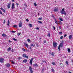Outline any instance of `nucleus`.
Listing matches in <instances>:
<instances>
[{"mask_svg": "<svg viewBox=\"0 0 73 73\" xmlns=\"http://www.w3.org/2000/svg\"><path fill=\"white\" fill-rule=\"evenodd\" d=\"M44 44H45V43H46V41L44 40Z\"/></svg>", "mask_w": 73, "mask_h": 73, "instance_id": "obj_57", "label": "nucleus"}, {"mask_svg": "<svg viewBox=\"0 0 73 73\" xmlns=\"http://www.w3.org/2000/svg\"><path fill=\"white\" fill-rule=\"evenodd\" d=\"M53 28L54 29V30H55L56 29V27L54 26H53Z\"/></svg>", "mask_w": 73, "mask_h": 73, "instance_id": "obj_48", "label": "nucleus"}, {"mask_svg": "<svg viewBox=\"0 0 73 73\" xmlns=\"http://www.w3.org/2000/svg\"><path fill=\"white\" fill-rule=\"evenodd\" d=\"M53 45L54 47H56V46L57 45V43L55 42H54L53 43Z\"/></svg>", "mask_w": 73, "mask_h": 73, "instance_id": "obj_5", "label": "nucleus"}, {"mask_svg": "<svg viewBox=\"0 0 73 73\" xmlns=\"http://www.w3.org/2000/svg\"><path fill=\"white\" fill-rule=\"evenodd\" d=\"M72 35H70L69 36V38L70 39V40H71L72 39Z\"/></svg>", "mask_w": 73, "mask_h": 73, "instance_id": "obj_23", "label": "nucleus"}, {"mask_svg": "<svg viewBox=\"0 0 73 73\" xmlns=\"http://www.w3.org/2000/svg\"><path fill=\"white\" fill-rule=\"evenodd\" d=\"M29 70L30 71V73H33V71L32 68V66H30L29 67Z\"/></svg>", "mask_w": 73, "mask_h": 73, "instance_id": "obj_3", "label": "nucleus"}, {"mask_svg": "<svg viewBox=\"0 0 73 73\" xmlns=\"http://www.w3.org/2000/svg\"><path fill=\"white\" fill-rule=\"evenodd\" d=\"M29 25L30 27H32V24H29Z\"/></svg>", "mask_w": 73, "mask_h": 73, "instance_id": "obj_35", "label": "nucleus"}, {"mask_svg": "<svg viewBox=\"0 0 73 73\" xmlns=\"http://www.w3.org/2000/svg\"><path fill=\"white\" fill-rule=\"evenodd\" d=\"M54 12H57L58 11V9H55L54 10Z\"/></svg>", "mask_w": 73, "mask_h": 73, "instance_id": "obj_20", "label": "nucleus"}, {"mask_svg": "<svg viewBox=\"0 0 73 73\" xmlns=\"http://www.w3.org/2000/svg\"><path fill=\"white\" fill-rule=\"evenodd\" d=\"M51 55H52V56H54V54L53 53H51Z\"/></svg>", "mask_w": 73, "mask_h": 73, "instance_id": "obj_52", "label": "nucleus"}, {"mask_svg": "<svg viewBox=\"0 0 73 73\" xmlns=\"http://www.w3.org/2000/svg\"><path fill=\"white\" fill-rule=\"evenodd\" d=\"M5 20H4L3 23L5 24Z\"/></svg>", "mask_w": 73, "mask_h": 73, "instance_id": "obj_51", "label": "nucleus"}, {"mask_svg": "<svg viewBox=\"0 0 73 73\" xmlns=\"http://www.w3.org/2000/svg\"><path fill=\"white\" fill-rule=\"evenodd\" d=\"M29 49H32V47H30Z\"/></svg>", "mask_w": 73, "mask_h": 73, "instance_id": "obj_64", "label": "nucleus"}, {"mask_svg": "<svg viewBox=\"0 0 73 73\" xmlns=\"http://www.w3.org/2000/svg\"><path fill=\"white\" fill-rule=\"evenodd\" d=\"M59 45L60 46V47L62 48L63 46H64V41H62L60 43Z\"/></svg>", "mask_w": 73, "mask_h": 73, "instance_id": "obj_4", "label": "nucleus"}, {"mask_svg": "<svg viewBox=\"0 0 73 73\" xmlns=\"http://www.w3.org/2000/svg\"><path fill=\"white\" fill-rule=\"evenodd\" d=\"M22 50H23L24 52H25V50L24 48H23L22 49Z\"/></svg>", "mask_w": 73, "mask_h": 73, "instance_id": "obj_39", "label": "nucleus"}, {"mask_svg": "<svg viewBox=\"0 0 73 73\" xmlns=\"http://www.w3.org/2000/svg\"><path fill=\"white\" fill-rule=\"evenodd\" d=\"M13 40H14L15 41H16V39L15 38H13Z\"/></svg>", "mask_w": 73, "mask_h": 73, "instance_id": "obj_40", "label": "nucleus"}, {"mask_svg": "<svg viewBox=\"0 0 73 73\" xmlns=\"http://www.w3.org/2000/svg\"><path fill=\"white\" fill-rule=\"evenodd\" d=\"M6 65L7 68H9V67L11 66V64L9 63L6 64Z\"/></svg>", "mask_w": 73, "mask_h": 73, "instance_id": "obj_10", "label": "nucleus"}, {"mask_svg": "<svg viewBox=\"0 0 73 73\" xmlns=\"http://www.w3.org/2000/svg\"><path fill=\"white\" fill-rule=\"evenodd\" d=\"M2 36L3 37H7V35H5V34L3 33L2 35Z\"/></svg>", "mask_w": 73, "mask_h": 73, "instance_id": "obj_17", "label": "nucleus"}, {"mask_svg": "<svg viewBox=\"0 0 73 73\" xmlns=\"http://www.w3.org/2000/svg\"><path fill=\"white\" fill-rule=\"evenodd\" d=\"M68 52H70V49L69 48H68Z\"/></svg>", "mask_w": 73, "mask_h": 73, "instance_id": "obj_30", "label": "nucleus"}, {"mask_svg": "<svg viewBox=\"0 0 73 73\" xmlns=\"http://www.w3.org/2000/svg\"><path fill=\"white\" fill-rule=\"evenodd\" d=\"M66 64H67L68 65V61H66Z\"/></svg>", "mask_w": 73, "mask_h": 73, "instance_id": "obj_42", "label": "nucleus"}, {"mask_svg": "<svg viewBox=\"0 0 73 73\" xmlns=\"http://www.w3.org/2000/svg\"><path fill=\"white\" fill-rule=\"evenodd\" d=\"M22 25H23V23H22V22H21V21H20L19 25V28H20V27H21Z\"/></svg>", "mask_w": 73, "mask_h": 73, "instance_id": "obj_7", "label": "nucleus"}, {"mask_svg": "<svg viewBox=\"0 0 73 73\" xmlns=\"http://www.w3.org/2000/svg\"><path fill=\"white\" fill-rule=\"evenodd\" d=\"M14 8H15V4H14V3H12V9H13Z\"/></svg>", "mask_w": 73, "mask_h": 73, "instance_id": "obj_12", "label": "nucleus"}, {"mask_svg": "<svg viewBox=\"0 0 73 73\" xmlns=\"http://www.w3.org/2000/svg\"><path fill=\"white\" fill-rule=\"evenodd\" d=\"M36 29H38H38H39V28L37 27L36 28Z\"/></svg>", "mask_w": 73, "mask_h": 73, "instance_id": "obj_61", "label": "nucleus"}, {"mask_svg": "<svg viewBox=\"0 0 73 73\" xmlns=\"http://www.w3.org/2000/svg\"><path fill=\"white\" fill-rule=\"evenodd\" d=\"M42 61L43 62H45V63H46V61H45V60L44 61L43 60H42Z\"/></svg>", "mask_w": 73, "mask_h": 73, "instance_id": "obj_44", "label": "nucleus"}, {"mask_svg": "<svg viewBox=\"0 0 73 73\" xmlns=\"http://www.w3.org/2000/svg\"><path fill=\"white\" fill-rule=\"evenodd\" d=\"M31 46H33V47H35V44H31Z\"/></svg>", "mask_w": 73, "mask_h": 73, "instance_id": "obj_21", "label": "nucleus"}, {"mask_svg": "<svg viewBox=\"0 0 73 73\" xmlns=\"http://www.w3.org/2000/svg\"><path fill=\"white\" fill-rule=\"evenodd\" d=\"M12 32H13V33H16V31H12Z\"/></svg>", "mask_w": 73, "mask_h": 73, "instance_id": "obj_56", "label": "nucleus"}, {"mask_svg": "<svg viewBox=\"0 0 73 73\" xmlns=\"http://www.w3.org/2000/svg\"><path fill=\"white\" fill-rule=\"evenodd\" d=\"M4 63V59L3 58H0V63Z\"/></svg>", "mask_w": 73, "mask_h": 73, "instance_id": "obj_1", "label": "nucleus"}, {"mask_svg": "<svg viewBox=\"0 0 73 73\" xmlns=\"http://www.w3.org/2000/svg\"><path fill=\"white\" fill-rule=\"evenodd\" d=\"M11 5V3H9L8 5L7 6V7L8 9H9L10 8V5Z\"/></svg>", "mask_w": 73, "mask_h": 73, "instance_id": "obj_8", "label": "nucleus"}, {"mask_svg": "<svg viewBox=\"0 0 73 73\" xmlns=\"http://www.w3.org/2000/svg\"><path fill=\"white\" fill-rule=\"evenodd\" d=\"M11 52H15V50L13 49H12V50H11Z\"/></svg>", "mask_w": 73, "mask_h": 73, "instance_id": "obj_49", "label": "nucleus"}, {"mask_svg": "<svg viewBox=\"0 0 73 73\" xmlns=\"http://www.w3.org/2000/svg\"><path fill=\"white\" fill-rule=\"evenodd\" d=\"M51 17L53 18V19H54V20L56 19V18H55V17H54V15H53V14L52 15Z\"/></svg>", "mask_w": 73, "mask_h": 73, "instance_id": "obj_18", "label": "nucleus"}, {"mask_svg": "<svg viewBox=\"0 0 73 73\" xmlns=\"http://www.w3.org/2000/svg\"><path fill=\"white\" fill-rule=\"evenodd\" d=\"M10 24V22H9V20L8 21V23L7 24V25H8V26H9V24Z\"/></svg>", "mask_w": 73, "mask_h": 73, "instance_id": "obj_24", "label": "nucleus"}, {"mask_svg": "<svg viewBox=\"0 0 73 73\" xmlns=\"http://www.w3.org/2000/svg\"><path fill=\"white\" fill-rule=\"evenodd\" d=\"M66 36H67V35H66V34H65L64 35V37H65Z\"/></svg>", "mask_w": 73, "mask_h": 73, "instance_id": "obj_50", "label": "nucleus"}, {"mask_svg": "<svg viewBox=\"0 0 73 73\" xmlns=\"http://www.w3.org/2000/svg\"><path fill=\"white\" fill-rule=\"evenodd\" d=\"M38 20H42V18H38Z\"/></svg>", "mask_w": 73, "mask_h": 73, "instance_id": "obj_46", "label": "nucleus"}, {"mask_svg": "<svg viewBox=\"0 0 73 73\" xmlns=\"http://www.w3.org/2000/svg\"><path fill=\"white\" fill-rule=\"evenodd\" d=\"M60 12L61 14H63V15H66V13L65 11H62L61 10Z\"/></svg>", "mask_w": 73, "mask_h": 73, "instance_id": "obj_2", "label": "nucleus"}, {"mask_svg": "<svg viewBox=\"0 0 73 73\" xmlns=\"http://www.w3.org/2000/svg\"><path fill=\"white\" fill-rule=\"evenodd\" d=\"M59 29L60 30L61 29V26H60L59 27Z\"/></svg>", "mask_w": 73, "mask_h": 73, "instance_id": "obj_53", "label": "nucleus"}, {"mask_svg": "<svg viewBox=\"0 0 73 73\" xmlns=\"http://www.w3.org/2000/svg\"><path fill=\"white\" fill-rule=\"evenodd\" d=\"M33 58H32L30 60V63L31 65H32V61H33Z\"/></svg>", "mask_w": 73, "mask_h": 73, "instance_id": "obj_13", "label": "nucleus"}, {"mask_svg": "<svg viewBox=\"0 0 73 73\" xmlns=\"http://www.w3.org/2000/svg\"><path fill=\"white\" fill-rule=\"evenodd\" d=\"M44 68H43V69H42V71L43 72V71H44Z\"/></svg>", "mask_w": 73, "mask_h": 73, "instance_id": "obj_62", "label": "nucleus"}, {"mask_svg": "<svg viewBox=\"0 0 73 73\" xmlns=\"http://www.w3.org/2000/svg\"><path fill=\"white\" fill-rule=\"evenodd\" d=\"M23 62L24 63H26V62H27V59H25L23 60Z\"/></svg>", "mask_w": 73, "mask_h": 73, "instance_id": "obj_15", "label": "nucleus"}, {"mask_svg": "<svg viewBox=\"0 0 73 73\" xmlns=\"http://www.w3.org/2000/svg\"><path fill=\"white\" fill-rule=\"evenodd\" d=\"M62 11H65V9L63 8L62 9Z\"/></svg>", "mask_w": 73, "mask_h": 73, "instance_id": "obj_45", "label": "nucleus"}, {"mask_svg": "<svg viewBox=\"0 0 73 73\" xmlns=\"http://www.w3.org/2000/svg\"><path fill=\"white\" fill-rule=\"evenodd\" d=\"M22 59V57H18L17 59L19 60H21Z\"/></svg>", "mask_w": 73, "mask_h": 73, "instance_id": "obj_19", "label": "nucleus"}, {"mask_svg": "<svg viewBox=\"0 0 73 73\" xmlns=\"http://www.w3.org/2000/svg\"><path fill=\"white\" fill-rule=\"evenodd\" d=\"M60 47H61V46L60 45H59L58 47V49L59 50V51H60Z\"/></svg>", "mask_w": 73, "mask_h": 73, "instance_id": "obj_25", "label": "nucleus"}, {"mask_svg": "<svg viewBox=\"0 0 73 73\" xmlns=\"http://www.w3.org/2000/svg\"><path fill=\"white\" fill-rule=\"evenodd\" d=\"M26 20L27 22H28V21H29V20L28 19H26Z\"/></svg>", "mask_w": 73, "mask_h": 73, "instance_id": "obj_54", "label": "nucleus"}, {"mask_svg": "<svg viewBox=\"0 0 73 73\" xmlns=\"http://www.w3.org/2000/svg\"><path fill=\"white\" fill-rule=\"evenodd\" d=\"M12 62V64H15V62H13V60H11V61Z\"/></svg>", "mask_w": 73, "mask_h": 73, "instance_id": "obj_37", "label": "nucleus"}, {"mask_svg": "<svg viewBox=\"0 0 73 73\" xmlns=\"http://www.w3.org/2000/svg\"><path fill=\"white\" fill-rule=\"evenodd\" d=\"M0 9L4 13H5V9H3L2 7H1L0 8Z\"/></svg>", "mask_w": 73, "mask_h": 73, "instance_id": "obj_9", "label": "nucleus"}, {"mask_svg": "<svg viewBox=\"0 0 73 73\" xmlns=\"http://www.w3.org/2000/svg\"><path fill=\"white\" fill-rule=\"evenodd\" d=\"M23 11H26L25 8H23L22 9Z\"/></svg>", "mask_w": 73, "mask_h": 73, "instance_id": "obj_34", "label": "nucleus"}, {"mask_svg": "<svg viewBox=\"0 0 73 73\" xmlns=\"http://www.w3.org/2000/svg\"><path fill=\"white\" fill-rule=\"evenodd\" d=\"M64 38V37H63V36H61L60 38V39H62V38Z\"/></svg>", "mask_w": 73, "mask_h": 73, "instance_id": "obj_36", "label": "nucleus"}, {"mask_svg": "<svg viewBox=\"0 0 73 73\" xmlns=\"http://www.w3.org/2000/svg\"><path fill=\"white\" fill-rule=\"evenodd\" d=\"M58 24H60L61 25L62 24V22H61V21H58Z\"/></svg>", "mask_w": 73, "mask_h": 73, "instance_id": "obj_26", "label": "nucleus"}, {"mask_svg": "<svg viewBox=\"0 0 73 73\" xmlns=\"http://www.w3.org/2000/svg\"><path fill=\"white\" fill-rule=\"evenodd\" d=\"M52 72H54V69L52 68Z\"/></svg>", "mask_w": 73, "mask_h": 73, "instance_id": "obj_41", "label": "nucleus"}, {"mask_svg": "<svg viewBox=\"0 0 73 73\" xmlns=\"http://www.w3.org/2000/svg\"><path fill=\"white\" fill-rule=\"evenodd\" d=\"M33 65L34 67H36V68H37V67H38V65H37V64H33Z\"/></svg>", "mask_w": 73, "mask_h": 73, "instance_id": "obj_11", "label": "nucleus"}, {"mask_svg": "<svg viewBox=\"0 0 73 73\" xmlns=\"http://www.w3.org/2000/svg\"><path fill=\"white\" fill-rule=\"evenodd\" d=\"M49 54H52V53L51 52H49Z\"/></svg>", "mask_w": 73, "mask_h": 73, "instance_id": "obj_63", "label": "nucleus"}, {"mask_svg": "<svg viewBox=\"0 0 73 73\" xmlns=\"http://www.w3.org/2000/svg\"><path fill=\"white\" fill-rule=\"evenodd\" d=\"M2 12L1 11H0V14H2Z\"/></svg>", "mask_w": 73, "mask_h": 73, "instance_id": "obj_59", "label": "nucleus"}, {"mask_svg": "<svg viewBox=\"0 0 73 73\" xmlns=\"http://www.w3.org/2000/svg\"><path fill=\"white\" fill-rule=\"evenodd\" d=\"M17 35H18V36H19V35H21V33H19V34H17Z\"/></svg>", "mask_w": 73, "mask_h": 73, "instance_id": "obj_55", "label": "nucleus"}, {"mask_svg": "<svg viewBox=\"0 0 73 73\" xmlns=\"http://www.w3.org/2000/svg\"><path fill=\"white\" fill-rule=\"evenodd\" d=\"M47 36L48 37H50V33H48L47 35Z\"/></svg>", "mask_w": 73, "mask_h": 73, "instance_id": "obj_29", "label": "nucleus"}, {"mask_svg": "<svg viewBox=\"0 0 73 73\" xmlns=\"http://www.w3.org/2000/svg\"><path fill=\"white\" fill-rule=\"evenodd\" d=\"M11 50V47H9L8 48V49L7 50L8 52H9V51H10V50Z\"/></svg>", "mask_w": 73, "mask_h": 73, "instance_id": "obj_22", "label": "nucleus"}, {"mask_svg": "<svg viewBox=\"0 0 73 73\" xmlns=\"http://www.w3.org/2000/svg\"><path fill=\"white\" fill-rule=\"evenodd\" d=\"M27 41H28V42H31V40H30L29 39H27Z\"/></svg>", "mask_w": 73, "mask_h": 73, "instance_id": "obj_38", "label": "nucleus"}, {"mask_svg": "<svg viewBox=\"0 0 73 73\" xmlns=\"http://www.w3.org/2000/svg\"><path fill=\"white\" fill-rule=\"evenodd\" d=\"M38 22L39 23V24H42V22L40 21H38Z\"/></svg>", "mask_w": 73, "mask_h": 73, "instance_id": "obj_28", "label": "nucleus"}, {"mask_svg": "<svg viewBox=\"0 0 73 73\" xmlns=\"http://www.w3.org/2000/svg\"><path fill=\"white\" fill-rule=\"evenodd\" d=\"M59 35H61V34L62 35V32H59Z\"/></svg>", "mask_w": 73, "mask_h": 73, "instance_id": "obj_33", "label": "nucleus"}, {"mask_svg": "<svg viewBox=\"0 0 73 73\" xmlns=\"http://www.w3.org/2000/svg\"><path fill=\"white\" fill-rule=\"evenodd\" d=\"M23 57H25V58H29V57L27 56H26V54H23Z\"/></svg>", "mask_w": 73, "mask_h": 73, "instance_id": "obj_6", "label": "nucleus"}, {"mask_svg": "<svg viewBox=\"0 0 73 73\" xmlns=\"http://www.w3.org/2000/svg\"><path fill=\"white\" fill-rule=\"evenodd\" d=\"M59 20H60V21H64V20H62V18H59Z\"/></svg>", "mask_w": 73, "mask_h": 73, "instance_id": "obj_31", "label": "nucleus"}, {"mask_svg": "<svg viewBox=\"0 0 73 73\" xmlns=\"http://www.w3.org/2000/svg\"><path fill=\"white\" fill-rule=\"evenodd\" d=\"M16 5H17V6H18L19 5V4L17 3H16Z\"/></svg>", "mask_w": 73, "mask_h": 73, "instance_id": "obj_60", "label": "nucleus"}, {"mask_svg": "<svg viewBox=\"0 0 73 73\" xmlns=\"http://www.w3.org/2000/svg\"><path fill=\"white\" fill-rule=\"evenodd\" d=\"M55 20V23H56V24H57V25H58V22H57V20H56V19H54Z\"/></svg>", "mask_w": 73, "mask_h": 73, "instance_id": "obj_16", "label": "nucleus"}, {"mask_svg": "<svg viewBox=\"0 0 73 73\" xmlns=\"http://www.w3.org/2000/svg\"><path fill=\"white\" fill-rule=\"evenodd\" d=\"M36 46L37 47H38L39 46V45L38 44H37Z\"/></svg>", "mask_w": 73, "mask_h": 73, "instance_id": "obj_58", "label": "nucleus"}, {"mask_svg": "<svg viewBox=\"0 0 73 73\" xmlns=\"http://www.w3.org/2000/svg\"><path fill=\"white\" fill-rule=\"evenodd\" d=\"M52 65H55L56 64V63H55V62H52Z\"/></svg>", "mask_w": 73, "mask_h": 73, "instance_id": "obj_27", "label": "nucleus"}, {"mask_svg": "<svg viewBox=\"0 0 73 73\" xmlns=\"http://www.w3.org/2000/svg\"><path fill=\"white\" fill-rule=\"evenodd\" d=\"M24 44L25 45V46L27 48H28V44H26V43H25Z\"/></svg>", "mask_w": 73, "mask_h": 73, "instance_id": "obj_14", "label": "nucleus"}, {"mask_svg": "<svg viewBox=\"0 0 73 73\" xmlns=\"http://www.w3.org/2000/svg\"><path fill=\"white\" fill-rule=\"evenodd\" d=\"M17 25H13V27H14V28H17Z\"/></svg>", "mask_w": 73, "mask_h": 73, "instance_id": "obj_32", "label": "nucleus"}, {"mask_svg": "<svg viewBox=\"0 0 73 73\" xmlns=\"http://www.w3.org/2000/svg\"><path fill=\"white\" fill-rule=\"evenodd\" d=\"M34 5H35V7H36V6H37V4H36V3H35Z\"/></svg>", "mask_w": 73, "mask_h": 73, "instance_id": "obj_47", "label": "nucleus"}, {"mask_svg": "<svg viewBox=\"0 0 73 73\" xmlns=\"http://www.w3.org/2000/svg\"><path fill=\"white\" fill-rule=\"evenodd\" d=\"M24 5H25L26 7H27V5H26V3H25Z\"/></svg>", "mask_w": 73, "mask_h": 73, "instance_id": "obj_43", "label": "nucleus"}]
</instances>
